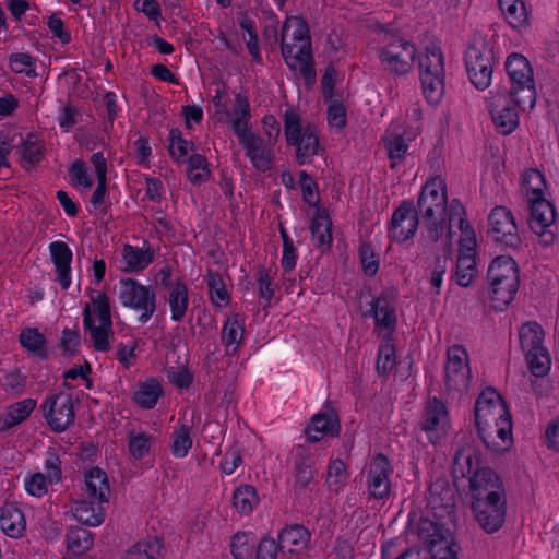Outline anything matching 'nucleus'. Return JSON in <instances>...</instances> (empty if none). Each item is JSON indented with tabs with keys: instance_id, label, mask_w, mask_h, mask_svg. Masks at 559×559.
<instances>
[{
	"instance_id": "27",
	"label": "nucleus",
	"mask_w": 559,
	"mask_h": 559,
	"mask_svg": "<svg viewBox=\"0 0 559 559\" xmlns=\"http://www.w3.org/2000/svg\"><path fill=\"white\" fill-rule=\"evenodd\" d=\"M292 457L294 462V490L301 493L310 488L314 480L310 452L305 447L298 445L292 451Z\"/></svg>"
},
{
	"instance_id": "40",
	"label": "nucleus",
	"mask_w": 559,
	"mask_h": 559,
	"mask_svg": "<svg viewBox=\"0 0 559 559\" xmlns=\"http://www.w3.org/2000/svg\"><path fill=\"white\" fill-rule=\"evenodd\" d=\"M338 431V421L333 412L316 414L307 428L308 439L319 441L326 435H334Z\"/></svg>"
},
{
	"instance_id": "64",
	"label": "nucleus",
	"mask_w": 559,
	"mask_h": 559,
	"mask_svg": "<svg viewBox=\"0 0 559 559\" xmlns=\"http://www.w3.org/2000/svg\"><path fill=\"white\" fill-rule=\"evenodd\" d=\"M280 546L272 538H264L260 542L255 559H276Z\"/></svg>"
},
{
	"instance_id": "32",
	"label": "nucleus",
	"mask_w": 559,
	"mask_h": 559,
	"mask_svg": "<svg viewBox=\"0 0 559 559\" xmlns=\"http://www.w3.org/2000/svg\"><path fill=\"white\" fill-rule=\"evenodd\" d=\"M310 542V533L301 525L284 528L278 536V546L283 552L300 554Z\"/></svg>"
},
{
	"instance_id": "55",
	"label": "nucleus",
	"mask_w": 559,
	"mask_h": 559,
	"mask_svg": "<svg viewBox=\"0 0 559 559\" xmlns=\"http://www.w3.org/2000/svg\"><path fill=\"white\" fill-rule=\"evenodd\" d=\"M192 447L190 428L181 425L174 430L171 452L176 457H185Z\"/></svg>"
},
{
	"instance_id": "7",
	"label": "nucleus",
	"mask_w": 559,
	"mask_h": 559,
	"mask_svg": "<svg viewBox=\"0 0 559 559\" xmlns=\"http://www.w3.org/2000/svg\"><path fill=\"white\" fill-rule=\"evenodd\" d=\"M504 68L510 79V94L522 110H531L536 104V90L533 69L527 58L513 52L508 56Z\"/></svg>"
},
{
	"instance_id": "12",
	"label": "nucleus",
	"mask_w": 559,
	"mask_h": 559,
	"mask_svg": "<svg viewBox=\"0 0 559 559\" xmlns=\"http://www.w3.org/2000/svg\"><path fill=\"white\" fill-rule=\"evenodd\" d=\"M118 299L123 307L140 313L141 323H146L156 311L157 300L154 288L133 278L120 280Z\"/></svg>"
},
{
	"instance_id": "62",
	"label": "nucleus",
	"mask_w": 559,
	"mask_h": 559,
	"mask_svg": "<svg viewBox=\"0 0 559 559\" xmlns=\"http://www.w3.org/2000/svg\"><path fill=\"white\" fill-rule=\"evenodd\" d=\"M70 175L75 185L90 189L93 186V179L87 174L86 165L81 160H75L70 169Z\"/></svg>"
},
{
	"instance_id": "39",
	"label": "nucleus",
	"mask_w": 559,
	"mask_h": 559,
	"mask_svg": "<svg viewBox=\"0 0 559 559\" xmlns=\"http://www.w3.org/2000/svg\"><path fill=\"white\" fill-rule=\"evenodd\" d=\"M36 406V401L25 399L8 406L0 417V429H10L24 421Z\"/></svg>"
},
{
	"instance_id": "16",
	"label": "nucleus",
	"mask_w": 559,
	"mask_h": 559,
	"mask_svg": "<svg viewBox=\"0 0 559 559\" xmlns=\"http://www.w3.org/2000/svg\"><path fill=\"white\" fill-rule=\"evenodd\" d=\"M415 56L416 47L412 41L395 38L381 49L379 59L385 71L394 75H405L412 70Z\"/></svg>"
},
{
	"instance_id": "57",
	"label": "nucleus",
	"mask_w": 559,
	"mask_h": 559,
	"mask_svg": "<svg viewBox=\"0 0 559 559\" xmlns=\"http://www.w3.org/2000/svg\"><path fill=\"white\" fill-rule=\"evenodd\" d=\"M10 68L15 73H22L27 76L36 75L35 60L24 52L11 55Z\"/></svg>"
},
{
	"instance_id": "45",
	"label": "nucleus",
	"mask_w": 559,
	"mask_h": 559,
	"mask_svg": "<svg viewBox=\"0 0 559 559\" xmlns=\"http://www.w3.org/2000/svg\"><path fill=\"white\" fill-rule=\"evenodd\" d=\"M259 502L260 498L253 486L241 485L234 491L233 506L241 514L251 513Z\"/></svg>"
},
{
	"instance_id": "49",
	"label": "nucleus",
	"mask_w": 559,
	"mask_h": 559,
	"mask_svg": "<svg viewBox=\"0 0 559 559\" xmlns=\"http://www.w3.org/2000/svg\"><path fill=\"white\" fill-rule=\"evenodd\" d=\"M348 473L344 462L340 459L332 460L328 466L325 484L333 492H340L347 484Z\"/></svg>"
},
{
	"instance_id": "21",
	"label": "nucleus",
	"mask_w": 559,
	"mask_h": 559,
	"mask_svg": "<svg viewBox=\"0 0 559 559\" xmlns=\"http://www.w3.org/2000/svg\"><path fill=\"white\" fill-rule=\"evenodd\" d=\"M418 213L411 202L404 201L392 214L389 237L396 242L413 238L418 228Z\"/></svg>"
},
{
	"instance_id": "19",
	"label": "nucleus",
	"mask_w": 559,
	"mask_h": 559,
	"mask_svg": "<svg viewBox=\"0 0 559 559\" xmlns=\"http://www.w3.org/2000/svg\"><path fill=\"white\" fill-rule=\"evenodd\" d=\"M44 417L53 431H64L74 420L73 400L68 393L48 396L41 405Z\"/></svg>"
},
{
	"instance_id": "37",
	"label": "nucleus",
	"mask_w": 559,
	"mask_h": 559,
	"mask_svg": "<svg viewBox=\"0 0 559 559\" xmlns=\"http://www.w3.org/2000/svg\"><path fill=\"white\" fill-rule=\"evenodd\" d=\"M165 549L162 540L156 537H146L133 546H131L127 552L126 559H164Z\"/></svg>"
},
{
	"instance_id": "46",
	"label": "nucleus",
	"mask_w": 559,
	"mask_h": 559,
	"mask_svg": "<svg viewBox=\"0 0 559 559\" xmlns=\"http://www.w3.org/2000/svg\"><path fill=\"white\" fill-rule=\"evenodd\" d=\"M21 160L24 168H31L44 157V143L38 136L28 134L25 140L22 141L21 148Z\"/></svg>"
},
{
	"instance_id": "9",
	"label": "nucleus",
	"mask_w": 559,
	"mask_h": 559,
	"mask_svg": "<svg viewBox=\"0 0 559 559\" xmlns=\"http://www.w3.org/2000/svg\"><path fill=\"white\" fill-rule=\"evenodd\" d=\"M521 348L531 372L543 377L550 370L551 358L544 345L545 333L536 322H526L519 330Z\"/></svg>"
},
{
	"instance_id": "29",
	"label": "nucleus",
	"mask_w": 559,
	"mask_h": 559,
	"mask_svg": "<svg viewBox=\"0 0 559 559\" xmlns=\"http://www.w3.org/2000/svg\"><path fill=\"white\" fill-rule=\"evenodd\" d=\"M480 456L478 451L471 444L460 448L454 455L453 473L456 476L469 477V480L483 471L489 468H479Z\"/></svg>"
},
{
	"instance_id": "25",
	"label": "nucleus",
	"mask_w": 559,
	"mask_h": 559,
	"mask_svg": "<svg viewBox=\"0 0 559 559\" xmlns=\"http://www.w3.org/2000/svg\"><path fill=\"white\" fill-rule=\"evenodd\" d=\"M246 155L258 170H267L272 166L274 143L264 141L259 135L248 132L238 138Z\"/></svg>"
},
{
	"instance_id": "54",
	"label": "nucleus",
	"mask_w": 559,
	"mask_h": 559,
	"mask_svg": "<svg viewBox=\"0 0 559 559\" xmlns=\"http://www.w3.org/2000/svg\"><path fill=\"white\" fill-rule=\"evenodd\" d=\"M255 546V538L251 533H237L231 540V554L235 559H248Z\"/></svg>"
},
{
	"instance_id": "8",
	"label": "nucleus",
	"mask_w": 559,
	"mask_h": 559,
	"mask_svg": "<svg viewBox=\"0 0 559 559\" xmlns=\"http://www.w3.org/2000/svg\"><path fill=\"white\" fill-rule=\"evenodd\" d=\"M284 132L289 145L296 146L297 160L306 164L318 154L319 139L317 129L305 123L299 112L288 108L284 114Z\"/></svg>"
},
{
	"instance_id": "44",
	"label": "nucleus",
	"mask_w": 559,
	"mask_h": 559,
	"mask_svg": "<svg viewBox=\"0 0 559 559\" xmlns=\"http://www.w3.org/2000/svg\"><path fill=\"white\" fill-rule=\"evenodd\" d=\"M21 346L31 355L45 358L47 346L45 336L35 328H26L20 334Z\"/></svg>"
},
{
	"instance_id": "61",
	"label": "nucleus",
	"mask_w": 559,
	"mask_h": 559,
	"mask_svg": "<svg viewBox=\"0 0 559 559\" xmlns=\"http://www.w3.org/2000/svg\"><path fill=\"white\" fill-rule=\"evenodd\" d=\"M328 122L331 127L341 130L346 124V110L342 103L333 100L328 108Z\"/></svg>"
},
{
	"instance_id": "59",
	"label": "nucleus",
	"mask_w": 559,
	"mask_h": 559,
	"mask_svg": "<svg viewBox=\"0 0 559 559\" xmlns=\"http://www.w3.org/2000/svg\"><path fill=\"white\" fill-rule=\"evenodd\" d=\"M52 483L43 473L29 475L24 480L25 490L34 497H43L47 493Z\"/></svg>"
},
{
	"instance_id": "60",
	"label": "nucleus",
	"mask_w": 559,
	"mask_h": 559,
	"mask_svg": "<svg viewBox=\"0 0 559 559\" xmlns=\"http://www.w3.org/2000/svg\"><path fill=\"white\" fill-rule=\"evenodd\" d=\"M167 377L173 384L180 389L188 388L193 380L192 373L186 366L168 367Z\"/></svg>"
},
{
	"instance_id": "36",
	"label": "nucleus",
	"mask_w": 559,
	"mask_h": 559,
	"mask_svg": "<svg viewBox=\"0 0 559 559\" xmlns=\"http://www.w3.org/2000/svg\"><path fill=\"white\" fill-rule=\"evenodd\" d=\"M154 259V250L151 247H134L126 245L122 249V270L124 272H140Z\"/></svg>"
},
{
	"instance_id": "52",
	"label": "nucleus",
	"mask_w": 559,
	"mask_h": 559,
	"mask_svg": "<svg viewBox=\"0 0 559 559\" xmlns=\"http://www.w3.org/2000/svg\"><path fill=\"white\" fill-rule=\"evenodd\" d=\"M396 364L395 346L390 336L383 337V342L379 348L377 357V370L379 373L385 374L390 372Z\"/></svg>"
},
{
	"instance_id": "50",
	"label": "nucleus",
	"mask_w": 559,
	"mask_h": 559,
	"mask_svg": "<svg viewBox=\"0 0 559 559\" xmlns=\"http://www.w3.org/2000/svg\"><path fill=\"white\" fill-rule=\"evenodd\" d=\"M243 336V328L238 316L229 317L222 331V340L227 347L235 352L241 343Z\"/></svg>"
},
{
	"instance_id": "48",
	"label": "nucleus",
	"mask_w": 559,
	"mask_h": 559,
	"mask_svg": "<svg viewBox=\"0 0 559 559\" xmlns=\"http://www.w3.org/2000/svg\"><path fill=\"white\" fill-rule=\"evenodd\" d=\"M312 239L318 247L329 248L332 242L331 221L324 213H318L311 224Z\"/></svg>"
},
{
	"instance_id": "6",
	"label": "nucleus",
	"mask_w": 559,
	"mask_h": 559,
	"mask_svg": "<svg viewBox=\"0 0 559 559\" xmlns=\"http://www.w3.org/2000/svg\"><path fill=\"white\" fill-rule=\"evenodd\" d=\"M488 281L495 307L502 309L509 305L519 288V270L509 255L497 257L489 265Z\"/></svg>"
},
{
	"instance_id": "23",
	"label": "nucleus",
	"mask_w": 559,
	"mask_h": 559,
	"mask_svg": "<svg viewBox=\"0 0 559 559\" xmlns=\"http://www.w3.org/2000/svg\"><path fill=\"white\" fill-rule=\"evenodd\" d=\"M530 206V226L532 230L543 237L545 243H551L555 239L554 234L548 229L556 221V211L554 205L546 199L528 202Z\"/></svg>"
},
{
	"instance_id": "10",
	"label": "nucleus",
	"mask_w": 559,
	"mask_h": 559,
	"mask_svg": "<svg viewBox=\"0 0 559 559\" xmlns=\"http://www.w3.org/2000/svg\"><path fill=\"white\" fill-rule=\"evenodd\" d=\"M418 68L426 100L432 105L438 104L444 92V62L440 48H427L418 58Z\"/></svg>"
},
{
	"instance_id": "58",
	"label": "nucleus",
	"mask_w": 559,
	"mask_h": 559,
	"mask_svg": "<svg viewBox=\"0 0 559 559\" xmlns=\"http://www.w3.org/2000/svg\"><path fill=\"white\" fill-rule=\"evenodd\" d=\"M359 258L364 273L368 276H373L379 270V259L369 243L360 246Z\"/></svg>"
},
{
	"instance_id": "35",
	"label": "nucleus",
	"mask_w": 559,
	"mask_h": 559,
	"mask_svg": "<svg viewBox=\"0 0 559 559\" xmlns=\"http://www.w3.org/2000/svg\"><path fill=\"white\" fill-rule=\"evenodd\" d=\"M499 8L506 22L519 32L530 25V13L523 0H499Z\"/></svg>"
},
{
	"instance_id": "18",
	"label": "nucleus",
	"mask_w": 559,
	"mask_h": 559,
	"mask_svg": "<svg viewBox=\"0 0 559 559\" xmlns=\"http://www.w3.org/2000/svg\"><path fill=\"white\" fill-rule=\"evenodd\" d=\"M420 428L433 444L440 442L447 436L450 421L447 407L441 401L432 397L426 402L421 414Z\"/></svg>"
},
{
	"instance_id": "53",
	"label": "nucleus",
	"mask_w": 559,
	"mask_h": 559,
	"mask_svg": "<svg viewBox=\"0 0 559 559\" xmlns=\"http://www.w3.org/2000/svg\"><path fill=\"white\" fill-rule=\"evenodd\" d=\"M93 545V535L83 527H71L67 535V546L74 552L87 550Z\"/></svg>"
},
{
	"instance_id": "4",
	"label": "nucleus",
	"mask_w": 559,
	"mask_h": 559,
	"mask_svg": "<svg viewBox=\"0 0 559 559\" xmlns=\"http://www.w3.org/2000/svg\"><path fill=\"white\" fill-rule=\"evenodd\" d=\"M445 181L441 177H433L423 187L418 210L423 227L431 241H437L445 228L447 212Z\"/></svg>"
},
{
	"instance_id": "15",
	"label": "nucleus",
	"mask_w": 559,
	"mask_h": 559,
	"mask_svg": "<svg viewBox=\"0 0 559 559\" xmlns=\"http://www.w3.org/2000/svg\"><path fill=\"white\" fill-rule=\"evenodd\" d=\"M471 367L467 350L461 345L449 347L444 366V385L449 393L463 394L471 383Z\"/></svg>"
},
{
	"instance_id": "11",
	"label": "nucleus",
	"mask_w": 559,
	"mask_h": 559,
	"mask_svg": "<svg viewBox=\"0 0 559 559\" xmlns=\"http://www.w3.org/2000/svg\"><path fill=\"white\" fill-rule=\"evenodd\" d=\"M495 66L492 48L483 38L475 39L465 51V67L473 85L480 91L491 84Z\"/></svg>"
},
{
	"instance_id": "1",
	"label": "nucleus",
	"mask_w": 559,
	"mask_h": 559,
	"mask_svg": "<svg viewBox=\"0 0 559 559\" xmlns=\"http://www.w3.org/2000/svg\"><path fill=\"white\" fill-rule=\"evenodd\" d=\"M472 509L479 525L497 532L506 519V497L500 477L493 471H483L471 479Z\"/></svg>"
},
{
	"instance_id": "24",
	"label": "nucleus",
	"mask_w": 559,
	"mask_h": 559,
	"mask_svg": "<svg viewBox=\"0 0 559 559\" xmlns=\"http://www.w3.org/2000/svg\"><path fill=\"white\" fill-rule=\"evenodd\" d=\"M510 417L501 395L493 388H486L475 405V423L497 420Z\"/></svg>"
},
{
	"instance_id": "34",
	"label": "nucleus",
	"mask_w": 559,
	"mask_h": 559,
	"mask_svg": "<svg viewBox=\"0 0 559 559\" xmlns=\"http://www.w3.org/2000/svg\"><path fill=\"white\" fill-rule=\"evenodd\" d=\"M85 493L98 502H108L110 485L107 474L99 467H92L85 473Z\"/></svg>"
},
{
	"instance_id": "31",
	"label": "nucleus",
	"mask_w": 559,
	"mask_h": 559,
	"mask_svg": "<svg viewBox=\"0 0 559 559\" xmlns=\"http://www.w3.org/2000/svg\"><path fill=\"white\" fill-rule=\"evenodd\" d=\"M105 502L80 500L75 501L70 509L72 516L80 523L96 527L105 520Z\"/></svg>"
},
{
	"instance_id": "17",
	"label": "nucleus",
	"mask_w": 559,
	"mask_h": 559,
	"mask_svg": "<svg viewBox=\"0 0 559 559\" xmlns=\"http://www.w3.org/2000/svg\"><path fill=\"white\" fill-rule=\"evenodd\" d=\"M366 486L369 497L385 501L391 493V475L393 467L384 454L370 459L365 468Z\"/></svg>"
},
{
	"instance_id": "28",
	"label": "nucleus",
	"mask_w": 559,
	"mask_h": 559,
	"mask_svg": "<svg viewBox=\"0 0 559 559\" xmlns=\"http://www.w3.org/2000/svg\"><path fill=\"white\" fill-rule=\"evenodd\" d=\"M49 252L57 281L62 289H68L71 285L72 250L63 241H53L49 245Z\"/></svg>"
},
{
	"instance_id": "14",
	"label": "nucleus",
	"mask_w": 559,
	"mask_h": 559,
	"mask_svg": "<svg viewBox=\"0 0 559 559\" xmlns=\"http://www.w3.org/2000/svg\"><path fill=\"white\" fill-rule=\"evenodd\" d=\"M488 109L495 128L501 134L512 133L519 126V111L522 109L513 97L506 90L496 88L490 92L487 98Z\"/></svg>"
},
{
	"instance_id": "43",
	"label": "nucleus",
	"mask_w": 559,
	"mask_h": 559,
	"mask_svg": "<svg viewBox=\"0 0 559 559\" xmlns=\"http://www.w3.org/2000/svg\"><path fill=\"white\" fill-rule=\"evenodd\" d=\"M383 144L393 167L405 158L408 151V143L404 134L396 128H391L386 131L383 136Z\"/></svg>"
},
{
	"instance_id": "63",
	"label": "nucleus",
	"mask_w": 559,
	"mask_h": 559,
	"mask_svg": "<svg viewBox=\"0 0 559 559\" xmlns=\"http://www.w3.org/2000/svg\"><path fill=\"white\" fill-rule=\"evenodd\" d=\"M135 349H136V344L134 342H131L128 344H122V343L118 344L117 352H116V358L124 368H129L134 365Z\"/></svg>"
},
{
	"instance_id": "42",
	"label": "nucleus",
	"mask_w": 559,
	"mask_h": 559,
	"mask_svg": "<svg viewBox=\"0 0 559 559\" xmlns=\"http://www.w3.org/2000/svg\"><path fill=\"white\" fill-rule=\"evenodd\" d=\"M162 394L163 388L160 383L151 378L139 384L133 393L132 400L138 406L151 409L156 405Z\"/></svg>"
},
{
	"instance_id": "41",
	"label": "nucleus",
	"mask_w": 559,
	"mask_h": 559,
	"mask_svg": "<svg viewBox=\"0 0 559 559\" xmlns=\"http://www.w3.org/2000/svg\"><path fill=\"white\" fill-rule=\"evenodd\" d=\"M546 181L537 169H527L522 176L521 190L527 203L545 198Z\"/></svg>"
},
{
	"instance_id": "26",
	"label": "nucleus",
	"mask_w": 559,
	"mask_h": 559,
	"mask_svg": "<svg viewBox=\"0 0 559 559\" xmlns=\"http://www.w3.org/2000/svg\"><path fill=\"white\" fill-rule=\"evenodd\" d=\"M251 118L250 104L247 96L237 93L230 109L226 107L224 114H219L217 120L230 126L233 132L239 138L248 133V123Z\"/></svg>"
},
{
	"instance_id": "13",
	"label": "nucleus",
	"mask_w": 559,
	"mask_h": 559,
	"mask_svg": "<svg viewBox=\"0 0 559 559\" xmlns=\"http://www.w3.org/2000/svg\"><path fill=\"white\" fill-rule=\"evenodd\" d=\"M417 535L433 559H459V545L451 533L435 521L420 519Z\"/></svg>"
},
{
	"instance_id": "38",
	"label": "nucleus",
	"mask_w": 559,
	"mask_h": 559,
	"mask_svg": "<svg viewBox=\"0 0 559 559\" xmlns=\"http://www.w3.org/2000/svg\"><path fill=\"white\" fill-rule=\"evenodd\" d=\"M204 281L209 289V296L215 308H225L229 305L230 293L225 283L224 276L212 270H207Z\"/></svg>"
},
{
	"instance_id": "47",
	"label": "nucleus",
	"mask_w": 559,
	"mask_h": 559,
	"mask_svg": "<svg viewBox=\"0 0 559 559\" xmlns=\"http://www.w3.org/2000/svg\"><path fill=\"white\" fill-rule=\"evenodd\" d=\"M127 438L129 453L135 460L147 455L151 447L155 443V437L145 431L130 430Z\"/></svg>"
},
{
	"instance_id": "30",
	"label": "nucleus",
	"mask_w": 559,
	"mask_h": 559,
	"mask_svg": "<svg viewBox=\"0 0 559 559\" xmlns=\"http://www.w3.org/2000/svg\"><path fill=\"white\" fill-rule=\"evenodd\" d=\"M168 289L167 304L170 309V318L173 321H181L188 310L189 306V290L188 286L182 281L166 284Z\"/></svg>"
},
{
	"instance_id": "20",
	"label": "nucleus",
	"mask_w": 559,
	"mask_h": 559,
	"mask_svg": "<svg viewBox=\"0 0 559 559\" xmlns=\"http://www.w3.org/2000/svg\"><path fill=\"white\" fill-rule=\"evenodd\" d=\"M372 316L374 329L383 335L390 336L397 323L395 296L392 292H384L371 304V309L364 317Z\"/></svg>"
},
{
	"instance_id": "22",
	"label": "nucleus",
	"mask_w": 559,
	"mask_h": 559,
	"mask_svg": "<svg viewBox=\"0 0 559 559\" xmlns=\"http://www.w3.org/2000/svg\"><path fill=\"white\" fill-rule=\"evenodd\" d=\"M489 231L496 241L507 246H516L520 241L519 229L513 214L504 206L495 207L489 215Z\"/></svg>"
},
{
	"instance_id": "3",
	"label": "nucleus",
	"mask_w": 559,
	"mask_h": 559,
	"mask_svg": "<svg viewBox=\"0 0 559 559\" xmlns=\"http://www.w3.org/2000/svg\"><path fill=\"white\" fill-rule=\"evenodd\" d=\"M90 301L83 308V326L95 350L107 352L111 345L112 321L109 297L99 290H88Z\"/></svg>"
},
{
	"instance_id": "33",
	"label": "nucleus",
	"mask_w": 559,
	"mask_h": 559,
	"mask_svg": "<svg viewBox=\"0 0 559 559\" xmlns=\"http://www.w3.org/2000/svg\"><path fill=\"white\" fill-rule=\"evenodd\" d=\"M0 527L3 533L12 538H19L26 528L23 512L14 503H5L0 508Z\"/></svg>"
},
{
	"instance_id": "2",
	"label": "nucleus",
	"mask_w": 559,
	"mask_h": 559,
	"mask_svg": "<svg viewBox=\"0 0 559 559\" xmlns=\"http://www.w3.org/2000/svg\"><path fill=\"white\" fill-rule=\"evenodd\" d=\"M282 55L288 68L307 84L314 82L309 29L301 17L286 19L282 29Z\"/></svg>"
},
{
	"instance_id": "5",
	"label": "nucleus",
	"mask_w": 559,
	"mask_h": 559,
	"mask_svg": "<svg viewBox=\"0 0 559 559\" xmlns=\"http://www.w3.org/2000/svg\"><path fill=\"white\" fill-rule=\"evenodd\" d=\"M457 225L459 236V257L456 261L455 281L462 287L472 284L477 274L476 269V234L469 224L461 216L460 213L450 216V237L454 234L453 226Z\"/></svg>"
},
{
	"instance_id": "51",
	"label": "nucleus",
	"mask_w": 559,
	"mask_h": 559,
	"mask_svg": "<svg viewBox=\"0 0 559 559\" xmlns=\"http://www.w3.org/2000/svg\"><path fill=\"white\" fill-rule=\"evenodd\" d=\"M500 427L498 429L492 430L493 442L496 445H486L493 452L500 453L510 449L512 445V423L511 417L502 418L499 421Z\"/></svg>"
},
{
	"instance_id": "56",
	"label": "nucleus",
	"mask_w": 559,
	"mask_h": 559,
	"mask_svg": "<svg viewBox=\"0 0 559 559\" xmlns=\"http://www.w3.org/2000/svg\"><path fill=\"white\" fill-rule=\"evenodd\" d=\"M187 175L193 185H200L207 180L210 171L206 160L202 155L195 154L188 160Z\"/></svg>"
}]
</instances>
